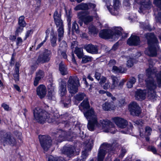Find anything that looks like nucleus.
I'll return each instance as SVG.
<instances>
[{
	"mask_svg": "<svg viewBox=\"0 0 161 161\" xmlns=\"http://www.w3.org/2000/svg\"><path fill=\"white\" fill-rule=\"evenodd\" d=\"M134 60L131 58H130L127 61V66L131 67H132L134 64Z\"/></svg>",
	"mask_w": 161,
	"mask_h": 161,
	"instance_id": "53",
	"label": "nucleus"
},
{
	"mask_svg": "<svg viewBox=\"0 0 161 161\" xmlns=\"http://www.w3.org/2000/svg\"><path fill=\"white\" fill-rule=\"evenodd\" d=\"M85 49L88 53L92 54H97L98 53V46L94 45L92 44L86 45L84 46Z\"/></svg>",
	"mask_w": 161,
	"mask_h": 161,
	"instance_id": "19",
	"label": "nucleus"
},
{
	"mask_svg": "<svg viewBox=\"0 0 161 161\" xmlns=\"http://www.w3.org/2000/svg\"><path fill=\"white\" fill-rule=\"evenodd\" d=\"M126 80L125 79H123L120 81L119 84L118 85V87L119 89H121L122 88L123 86L124 83L126 81Z\"/></svg>",
	"mask_w": 161,
	"mask_h": 161,
	"instance_id": "56",
	"label": "nucleus"
},
{
	"mask_svg": "<svg viewBox=\"0 0 161 161\" xmlns=\"http://www.w3.org/2000/svg\"><path fill=\"white\" fill-rule=\"evenodd\" d=\"M85 116L88 120L87 128L90 131L94 130L96 127H99L100 124L97 121V116L93 109L91 108L84 112Z\"/></svg>",
	"mask_w": 161,
	"mask_h": 161,
	"instance_id": "3",
	"label": "nucleus"
},
{
	"mask_svg": "<svg viewBox=\"0 0 161 161\" xmlns=\"http://www.w3.org/2000/svg\"><path fill=\"white\" fill-rule=\"evenodd\" d=\"M72 16L71 12H69V15H67V20L68 22V25L69 29L70 28L71 25L70 22L71 20V18L72 17Z\"/></svg>",
	"mask_w": 161,
	"mask_h": 161,
	"instance_id": "45",
	"label": "nucleus"
},
{
	"mask_svg": "<svg viewBox=\"0 0 161 161\" xmlns=\"http://www.w3.org/2000/svg\"><path fill=\"white\" fill-rule=\"evenodd\" d=\"M145 36L148 44V49L145 51V54L151 57L156 56L157 51L159 49L157 39L153 33H147L145 34Z\"/></svg>",
	"mask_w": 161,
	"mask_h": 161,
	"instance_id": "2",
	"label": "nucleus"
},
{
	"mask_svg": "<svg viewBox=\"0 0 161 161\" xmlns=\"http://www.w3.org/2000/svg\"><path fill=\"white\" fill-rule=\"evenodd\" d=\"M41 79L40 78H38L36 77L35 78L34 81V85L35 86H36L39 84V81Z\"/></svg>",
	"mask_w": 161,
	"mask_h": 161,
	"instance_id": "58",
	"label": "nucleus"
},
{
	"mask_svg": "<svg viewBox=\"0 0 161 161\" xmlns=\"http://www.w3.org/2000/svg\"><path fill=\"white\" fill-rule=\"evenodd\" d=\"M0 140L2 142L12 146L16 144V139L10 134L4 131H0Z\"/></svg>",
	"mask_w": 161,
	"mask_h": 161,
	"instance_id": "7",
	"label": "nucleus"
},
{
	"mask_svg": "<svg viewBox=\"0 0 161 161\" xmlns=\"http://www.w3.org/2000/svg\"><path fill=\"white\" fill-rule=\"evenodd\" d=\"M156 77L158 86L159 88L161 87V71L155 75Z\"/></svg>",
	"mask_w": 161,
	"mask_h": 161,
	"instance_id": "37",
	"label": "nucleus"
},
{
	"mask_svg": "<svg viewBox=\"0 0 161 161\" xmlns=\"http://www.w3.org/2000/svg\"><path fill=\"white\" fill-rule=\"evenodd\" d=\"M113 70L117 73H122V69L121 67L118 68L115 66H114L113 67Z\"/></svg>",
	"mask_w": 161,
	"mask_h": 161,
	"instance_id": "51",
	"label": "nucleus"
},
{
	"mask_svg": "<svg viewBox=\"0 0 161 161\" xmlns=\"http://www.w3.org/2000/svg\"><path fill=\"white\" fill-rule=\"evenodd\" d=\"M112 146L111 144L107 143H103L100 147L98 153L101 152V153H103L102 154L105 156L107 153H113L114 149Z\"/></svg>",
	"mask_w": 161,
	"mask_h": 161,
	"instance_id": "11",
	"label": "nucleus"
},
{
	"mask_svg": "<svg viewBox=\"0 0 161 161\" xmlns=\"http://www.w3.org/2000/svg\"><path fill=\"white\" fill-rule=\"evenodd\" d=\"M100 122L103 127L104 128L108 126L113 127L114 126V124L112 123L107 119L100 120Z\"/></svg>",
	"mask_w": 161,
	"mask_h": 161,
	"instance_id": "29",
	"label": "nucleus"
},
{
	"mask_svg": "<svg viewBox=\"0 0 161 161\" xmlns=\"http://www.w3.org/2000/svg\"><path fill=\"white\" fill-rule=\"evenodd\" d=\"M156 19L157 22L161 23V13H158V16L156 17Z\"/></svg>",
	"mask_w": 161,
	"mask_h": 161,
	"instance_id": "60",
	"label": "nucleus"
},
{
	"mask_svg": "<svg viewBox=\"0 0 161 161\" xmlns=\"http://www.w3.org/2000/svg\"><path fill=\"white\" fill-rule=\"evenodd\" d=\"M151 5V3L149 1L147 3L142 4L139 8V12L140 13H143L144 11L146 9L149 8Z\"/></svg>",
	"mask_w": 161,
	"mask_h": 161,
	"instance_id": "27",
	"label": "nucleus"
},
{
	"mask_svg": "<svg viewBox=\"0 0 161 161\" xmlns=\"http://www.w3.org/2000/svg\"><path fill=\"white\" fill-rule=\"evenodd\" d=\"M25 17L23 16H20L18 19V25L19 26L25 27L26 23L24 20Z\"/></svg>",
	"mask_w": 161,
	"mask_h": 161,
	"instance_id": "34",
	"label": "nucleus"
},
{
	"mask_svg": "<svg viewBox=\"0 0 161 161\" xmlns=\"http://www.w3.org/2000/svg\"><path fill=\"white\" fill-rule=\"evenodd\" d=\"M111 77L113 82L112 85L111 86V88L114 89L118 85V83L120 79L119 78L113 75H112Z\"/></svg>",
	"mask_w": 161,
	"mask_h": 161,
	"instance_id": "31",
	"label": "nucleus"
},
{
	"mask_svg": "<svg viewBox=\"0 0 161 161\" xmlns=\"http://www.w3.org/2000/svg\"><path fill=\"white\" fill-rule=\"evenodd\" d=\"M75 151V148L74 147L71 145H68L63 147L62 149V152L63 154L70 157L73 156Z\"/></svg>",
	"mask_w": 161,
	"mask_h": 161,
	"instance_id": "16",
	"label": "nucleus"
},
{
	"mask_svg": "<svg viewBox=\"0 0 161 161\" xmlns=\"http://www.w3.org/2000/svg\"><path fill=\"white\" fill-rule=\"evenodd\" d=\"M88 14V12L86 11L79 12L78 13V17L79 19H83L84 23L87 25L93 19L92 16L87 15Z\"/></svg>",
	"mask_w": 161,
	"mask_h": 161,
	"instance_id": "12",
	"label": "nucleus"
},
{
	"mask_svg": "<svg viewBox=\"0 0 161 161\" xmlns=\"http://www.w3.org/2000/svg\"><path fill=\"white\" fill-rule=\"evenodd\" d=\"M154 73L150 69L146 70V76L147 78L145 80L146 87L147 89V95L149 98L154 100L156 97L155 89L157 87L156 81L153 78Z\"/></svg>",
	"mask_w": 161,
	"mask_h": 161,
	"instance_id": "1",
	"label": "nucleus"
},
{
	"mask_svg": "<svg viewBox=\"0 0 161 161\" xmlns=\"http://www.w3.org/2000/svg\"><path fill=\"white\" fill-rule=\"evenodd\" d=\"M90 107L88 98H85L79 106L80 109L81 110L82 109H81V107H82L83 109H87Z\"/></svg>",
	"mask_w": 161,
	"mask_h": 161,
	"instance_id": "26",
	"label": "nucleus"
},
{
	"mask_svg": "<svg viewBox=\"0 0 161 161\" xmlns=\"http://www.w3.org/2000/svg\"><path fill=\"white\" fill-rule=\"evenodd\" d=\"M74 9L76 11L88 10V6L87 3H82L76 6Z\"/></svg>",
	"mask_w": 161,
	"mask_h": 161,
	"instance_id": "30",
	"label": "nucleus"
},
{
	"mask_svg": "<svg viewBox=\"0 0 161 161\" xmlns=\"http://www.w3.org/2000/svg\"><path fill=\"white\" fill-rule=\"evenodd\" d=\"M126 152V150L125 148L122 147L121 150V153L119 155V158H122L125 155Z\"/></svg>",
	"mask_w": 161,
	"mask_h": 161,
	"instance_id": "49",
	"label": "nucleus"
},
{
	"mask_svg": "<svg viewBox=\"0 0 161 161\" xmlns=\"http://www.w3.org/2000/svg\"><path fill=\"white\" fill-rule=\"evenodd\" d=\"M14 134L19 139L21 140L22 138V133L17 130L15 131L14 132Z\"/></svg>",
	"mask_w": 161,
	"mask_h": 161,
	"instance_id": "50",
	"label": "nucleus"
},
{
	"mask_svg": "<svg viewBox=\"0 0 161 161\" xmlns=\"http://www.w3.org/2000/svg\"><path fill=\"white\" fill-rule=\"evenodd\" d=\"M53 18L56 25L58 27L59 25L63 24V20L61 19V14H59L57 10H56L53 14Z\"/></svg>",
	"mask_w": 161,
	"mask_h": 161,
	"instance_id": "21",
	"label": "nucleus"
},
{
	"mask_svg": "<svg viewBox=\"0 0 161 161\" xmlns=\"http://www.w3.org/2000/svg\"><path fill=\"white\" fill-rule=\"evenodd\" d=\"M59 91L61 96V101L63 102L64 106L65 107H68L70 106L71 99L69 97H67L65 96L67 92L66 89H59Z\"/></svg>",
	"mask_w": 161,
	"mask_h": 161,
	"instance_id": "14",
	"label": "nucleus"
},
{
	"mask_svg": "<svg viewBox=\"0 0 161 161\" xmlns=\"http://www.w3.org/2000/svg\"><path fill=\"white\" fill-rule=\"evenodd\" d=\"M61 56L64 58L66 59L67 58V55L66 54V51H60Z\"/></svg>",
	"mask_w": 161,
	"mask_h": 161,
	"instance_id": "62",
	"label": "nucleus"
},
{
	"mask_svg": "<svg viewBox=\"0 0 161 161\" xmlns=\"http://www.w3.org/2000/svg\"><path fill=\"white\" fill-rule=\"evenodd\" d=\"M123 30L121 27H116L114 30L110 29L103 30L99 33L100 36L103 39H116L122 35Z\"/></svg>",
	"mask_w": 161,
	"mask_h": 161,
	"instance_id": "5",
	"label": "nucleus"
},
{
	"mask_svg": "<svg viewBox=\"0 0 161 161\" xmlns=\"http://www.w3.org/2000/svg\"><path fill=\"white\" fill-rule=\"evenodd\" d=\"M59 28L58 29V34L59 37L58 38V41L60 42L61 40V38L63 36L64 33V30L63 28V24L62 25H59L58 26Z\"/></svg>",
	"mask_w": 161,
	"mask_h": 161,
	"instance_id": "32",
	"label": "nucleus"
},
{
	"mask_svg": "<svg viewBox=\"0 0 161 161\" xmlns=\"http://www.w3.org/2000/svg\"><path fill=\"white\" fill-rule=\"evenodd\" d=\"M101 75V74L100 73L97 72H95V76L96 79H97V80H99L100 79Z\"/></svg>",
	"mask_w": 161,
	"mask_h": 161,
	"instance_id": "63",
	"label": "nucleus"
},
{
	"mask_svg": "<svg viewBox=\"0 0 161 161\" xmlns=\"http://www.w3.org/2000/svg\"><path fill=\"white\" fill-rule=\"evenodd\" d=\"M140 39L138 36L132 35L127 41V43L130 46H137L140 44Z\"/></svg>",
	"mask_w": 161,
	"mask_h": 161,
	"instance_id": "18",
	"label": "nucleus"
},
{
	"mask_svg": "<svg viewBox=\"0 0 161 161\" xmlns=\"http://www.w3.org/2000/svg\"><path fill=\"white\" fill-rule=\"evenodd\" d=\"M61 124L64 125L65 127H69V121L67 120L63 121Z\"/></svg>",
	"mask_w": 161,
	"mask_h": 161,
	"instance_id": "64",
	"label": "nucleus"
},
{
	"mask_svg": "<svg viewBox=\"0 0 161 161\" xmlns=\"http://www.w3.org/2000/svg\"><path fill=\"white\" fill-rule=\"evenodd\" d=\"M59 69L61 74L62 75H66L68 74L67 67L62 61L59 64Z\"/></svg>",
	"mask_w": 161,
	"mask_h": 161,
	"instance_id": "25",
	"label": "nucleus"
},
{
	"mask_svg": "<svg viewBox=\"0 0 161 161\" xmlns=\"http://www.w3.org/2000/svg\"><path fill=\"white\" fill-rule=\"evenodd\" d=\"M67 47V44L66 42L64 41H63L60 43L58 51H65L66 50Z\"/></svg>",
	"mask_w": 161,
	"mask_h": 161,
	"instance_id": "35",
	"label": "nucleus"
},
{
	"mask_svg": "<svg viewBox=\"0 0 161 161\" xmlns=\"http://www.w3.org/2000/svg\"><path fill=\"white\" fill-rule=\"evenodd\" d=\"M56 37L54 36H53L51 40V45L52 47H54L56 45Z\"/></svg>",
	"mask_w": 161,
	"mask_h": 161,
	"instance_id": "46",
	"label": "nucleus"
},
{
	"mask_svg": "<svg viewBox=\"0 0 161 161\" xmlns=\"http://www.w3.org/2000/svg\"><path fill=\"white\" fill-rule=\"evenodd\" d=\"M44 76V72L41 70H39L37 73H36V77L40 78L41 79Z\"/></svg>",
	"mask_w": 161,
	"mask_h": 161,
	"instance_id": "42",
	"label": "nucleus"
},
{
	"mask_svg": "<svg viewBox=\"0 0 161 161\" xmlns=\"http://www.w3.org/2000/svg\"><path fill=\"white\" fill-rule=\"evenodd\" d=\"M129 110L130 114L133 116H138L141 112L140 108L135 102L131 103L129 105Z\"/></svg>",
	"mask_w": 161,
	"mask_h": 161,
	"instance_id": "10",
	"label": "nucleus"
},
{
	"mask_svg": "<svg viewBox=\"0 0 161 161\" xmlns=\"http://www.w3.org/2000/svg\"><path fill=\"white\" fill-rule=\"evenodd\" d=\"M48 161H66V160L63 158H57L52 156H50L48 158Z\"/></svg>",
	"mask_w": 161,
	"mask_h": 161,
	"instance_id": "39",
	"label": "nucleus"
},
{
	"mask_svg": "<svg viewBox=\"0 0 161 161\" xmlns=\"http://www.w3.org/2000/svg\"><path fill=\"white\" fill-rule=\"evenodd\" d=\"M75 99L78 101H80L84 99L87 98L86 95L84 92H79L74 97Z\"/></svg>",
	"mask_w": 161,
	"mask_h": 161,
	"instance_id": "28",
	"label": "nucleus"
},
{
	"mask_svg": "<svg viewBox=\"0 0 161 161\" xmlns=\"http://www.w3.org/2000/svg\"><path fill=\"white\" fill-rule=\"evenodd\" d=\"M148 150L154 153H156L157 152L156 149L154 147L151 146L148 147Z\"/></svg>",
	"mask_w": 161,
	"mask_h": 161,
	"instance_id": "57",
	"label": "nucleus"
},
{
	"mask_svg": "<svg viewBox=\"0 0 161 161\" xmlns=\"http://www.w3.org/2000/svg\"><path fill=\"white\" fill-rule=\"evenodd\" d=\"M116 63V61L114 59L110 60L109 63L108 64V65L109 67H111L112 66H114Z\"/></svg>",
	"mask_w": 161,
	"mask_h": 161,
	"instance_id": "55",
	"label": "nucleus"
},
{
	"mask_svg": "<svg viewBox=\"0 0 161 161\" xmlns=\"http://www.w3.org/2000/svg\"><path fill=\"white\" fill-rule=\"evenodd\" d=\"M146 95V91L138 89L135 92V97L137 100H143L145 99Z\"/></svg>",
	"mask_w": 161,
	"mask_h": 161,
	"instance_id": "22",
	"label": "nucleus"
},
{
	"mask_svg": "<svg viewBox=\"0 0 161 161\" xmlns=\"http://www.w3.org/2000/svg\"><path fill=\"white\" fill-rule=\"evenodd\" d=\"M52 54L51 50L45 49L38 56L37 62L42 64L49 62L50 60Z\"/></svg>",
	"mask_w": 161,
	"mask_h": 161,
	"instance_id": "8",
	"label": "nucleus"
},
{
	"mask_svg": "<svg viewBox=\"0 0 161 161\" xmlns=\"http://www.w3.org/2000/svg\"><path fill=\"white\" fill-rule=\"evenodd\" d=\"M100 79V81L99 82V83L100 85H102L106 82V78L104 76H102Z\"/></svg>",
	"mask_w": 161,
	"mask_h": 161,
	"instance_id": "61",
	"label": "nucleus"
},
{
	"mask_svg": "<svg viewBox=\"0 0 161 161\" xmlns=\"http://www.w3.org/2000/svg\"><path fill=\"white\" fill-rule=\"evenodd\" d=\"M103 109L105 110L108 111L111 108V105L110 103L105 102L103 104Z\"/></svg>",
	"mask_w": 161,
	"mask_h": 161,
	"instance_id": "38",
	"label": "nucleus"
},
{
	"mask_svg": "<svg viewBox=\"0 0 161 161\" xmlns=\"http://www.w3.org/2000/svg\"><path fill=\"white\" fill-rule=\"evenodd\" d=\"M39 138L41 146L43 149L47 151L51 145L52 140L49 136H39Z\"/></svg>",
	"mask_w": 161,
	"mask_h": 161,
	"instance_id": "9",
	"label": "nucleus"
},
{
	"mask_svg": "<svg viewBox=\"0 0 161 161\" xmlns=\"http://www.w3.org/2000/svg\"><path fill=\"white\" fill-rule=\"evenodd\" d=\"M72 32H75L77 33H79L80 32L78 25L75 21L72 24Z\"/></svg>",
	"mask_w": 161,
	"mask_h": 161,
	"instance_id": "36",
	"label": "nucleus"
},
{
	"mask_svg": "<svg viewBox=\"0 0 161 161\" xmlns=\"http://www.w3.org/2000/svg\"><path fill=\"white\" fill-rule=\"evenodd\" d=\"M113 2L114 4L113 6H107V8L112 15H118L119 13V7L120 4L119 0L113 1Z\"/></svg>",
	"mask_w": 161,
	"mask_h": 161,
	"instance_id": "13",
	"label": "nucleus"
},
{
	"mask_svg": "<svg viewBox=\"0 0 161 161\" xmlns=\"http://www.w3.org/2000/svg\"><path fill=\"white\" fill-rule=\"evenodd\" d=\"M82 58V62L83 63H86L89 62L91 61L92 60V57L87 56H83Z\"/></svg>",
	"mask_w": 161,
	"mask_h": 161,
	"instance_id": "40",
	"label": "nucleus"
},
{
	"mask_svg": "<svg viewBox=\"0 0 161 161\" xmlns=\"http://www.w3.org/2000/svg\"><path fill=\"white\" fill-rule=\"evenodd\" d=\"M37 94L41 98L44 97L46 94L47 90L45 86L43 85H40L36 89Z\"/></svg>",
	"mask_w": 161,
	"mask_h": 161,
	"instance_id": "20",
	"label": "nucleus"
},
{
	"mask_svg": "<svg viewBox=\"0 0 161 161\" xmlns=\"http://www.w3.org/2000/svg\"><path fill=\"white\" fill-rule=\"evenodd\" d=\"M89 29V31L92 33H95L96 31V28L94 26H90Z\"/></svg>",
	"mask_w": 161,
	"mask_h": 161,
	"instance_id": "59",
	"label": "nucleus"
},
{
	"mask_svg": "<svg viewBox=\"0 0 161 161\" xmlns=\"http://www.w3.org/2000/svg\"><path fill=\"white\" fill-rule=\"evenodd\" d=\"M25 27L18 25L16 28L15 31V35L16 36H18L19 33H21L23 31V28Z\"/></svg>",
	"mask_w": 161,
	"mask_h": 161,
	"instance_id": "41",
	"label": "nucleus"
},
{
	"mask_svg": "<svg viewBox=\"0 0 161 161\" xmlns=\"http://www.w3.org/2000/svg\"><path fill=\"white\" fill-rule=\"evenodd\" d=\"M112 119L117 125L120 128H125L127 125V121L122 118L116 117L113 118Z\"/></svg>",
	"mask_w": 161,
	"mask_h": 161,
	"instance_id": "17",
	"label": "nucleus"
},
{
	"mask_svg": "<svg viewBox=\"0 0 161 161\" xmlns=\"http://www.w3.org/2000/svg\"><path fill=\"white\" fill-rule=\"evenodd\" d=\"M20 64L18 62H16L15 64L14 73L13 74L14 80L16 82H17L19 80V68Z\"/></svg>",
	"mask_w": 161,
	"mask_h": 161,
	"instance_id": "23",
	"label": "nucleus"
},
{
	"mask_svg": "<svg viewBox=\"0 0 161 161\" xmlns=\"http://www.w3.org/2000/svg\"><path fill=\"white\" fill-rule=\"evenodd\" d=\"M74 52L79 58H81L83 56V49L82 48H76Z\"/></svg>",
	"mask_w": 161,
	"mask_h": 161,
	"instance_id": "33",
	"label": "nucleus"
},
{
	"mask_svg": "<svg viewBox=\"0 0 161 161\" xmlns=\"http://www.w3.org/2000/svg\"><path fill=\"white\" fill-rule=\"evenodd\" d=\"M93 142H89L86 145V147L85 150L82 152V157L84 159H85L88 156V152L90 151L93 146Z\"/></svg>",
	"mask_w": 161,
	"mask_h": 161,
	"instance_id": "24",
	"label": "nucleus"
},
{
	"mask_svg": "<svg viewBox=\"0 0 161 161\" xmlns=\"http://www.w3.org/2000/svg\"><path fill=\"white\" fill-rule=\"evenodd\" d=\"M134 123V125H138L142 126L143 124V123L142 119H138L135 120L133 121Z\"/></svg>",
	"mask_w": 161,
	"mask_h": 161,
	"instance_id": "54",
	"label": "nucleus"
},
{
	"mask_svg": "<svg viewBox=\"0 0 161 161\" xmlns=\"http://www.w3.org/2000/svg\"><path fill=\"white\" fill-rule=\"evenodd\" d=\"M153 3L158 8L161 10V0H154Z\"/></svg>",
	"mask_w": 161,
	"mask_h": 161,
	"instance_id": "44",
	"label": "nucleus"
},
{
	"mask_svg": "<svg viewBox=\"0 0 161 161\" xmlns=\"http://www.w3.org/2000/svg\"><path fill=\"white\" fill-rule=\"evenodd\" d=\"M88 6V9L92 8L93 10L95 11V8L96 6V4L91 3H87Z\"/></svg>",
	"mask_w": 161,
	"mask_h": 161,
	"instance_id": "52",
	"label": "nucleus"
},
{
	"mask_svg": "<svg viewBox=\"0 0 161 161\" xmlns=\"http://www.w3.org/2000/svg\"><path fill=\"white\" fill-rule=\"evenodd\" d=\"M152 131L151 128L148 126H147L145 128V135L149 136L151 135V132Z\"/></svg>",
	"mask_w": 161,
	"mask_h": 161,
	"instance_id": "48",
	"label": "nucleus"
},
{
	"mask_svg": "<svg viewBox=\"0 0 161 161\" xmlns=\"http://www.w3.org/2000/svg\"><path fill=\"white\" fill-rule=\"evenodd\" d=\"M101 152H100L99 153H98L97 161H103L105 156L101 154Z\"/></svg>",
	"mask_w": 161,
	"mask_h": 161,
	"instance_id": "47",
	"label": "nucleus"
},
{
	"mask_svg": "<svg viewBox=\"0 0 161 161\" xmlns=\"http://www.w3.org/2000/svg\"><path fill=\"white\" fill-rule=\"evenodd\" d=\"M34 115L37 121L41 124H43L46 121L51 123L54 119L51 118L52 116L47 112L41 109L38 110L36 109L34 110Z\"/></svg>",
	"mask_w": 161,
	"mask_h": 161,
	"instance_id": "4",
	"label": "nucleus"
},
{
	"mask_svg": "<svg viewBox=\"0 0 161 161\" xmlns=\"http://www.w3.org/2000/svg\"><path fill=\"white\" fill-rule=\"evenodd\" d=\"M70 133H67L65 132V131H63L61 130H59L58 132V134H57V136L58 135V138H57L56 139L57 141L56 142L57 144H58V142H61L64 141L66 139H67L68 136H70Z\"/></svg>",
	"mask_w": 161,
	"mask_h": 161,
	"instance_id": "15",
	"label": "nucleus"
},
{
	"mask_svg": "<svg viewBox=\"0 0 161 161\" xmlns=\"http://www.w3.org/2000/svg\"><path fill=\"white\" fill-rule=\"evenodd\" d=\"M60 85L59 89H66V84L65 82L62 80L60 82Z\"/></svg>",
	"mask_w": 161,
	"mask_h": 161,
	"instance_id": "43",
	"label": "nucleus"
},
{
	"mask_svg": "<svg viewBox=\"0 0 161 161\" xmlns=\"http://www.w3.org/2000/svg\"><path fill=\"white\" fill-rule=\"evenodd\" d=\"M79 85V79L77 76H70L67 82L68 89L69 92L73 94L77 92Z\"/></svg>",
	"mask_w": 161,
	"mask_h": 161,
	"instance_id": "6",
	"label": "nucleus"
}]
</instances>
